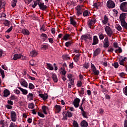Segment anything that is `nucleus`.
<instances>
[{
    "label": "nucleus",
    "mask_w": 127,
    "mask_h": 127,
    "mask_svg": "<svg viewBox=\"0 0 127 127\" xmlns=\"http://www.w3.org/2000/svg\"><path fill=\"white\" fill-rule=\"evenodd\" d=\"M35 88V86H34V85L31 83H29V88L30 90H33Z\"/></svg>",
    "instance_id": "nucleus-43"
},
{
    "label": "nucleus",
    "mask_w": 127,
    "mask_h": 127,
    "mask_svg": "<svg viewBox=\"0 0 127 127\" xmlns=\"http://www.w3.org/2000/svg\"><path fill=\"white\" fill-rule=\"evenodd\" d=\"M66 114H67V116L68 118H71V117H72V116H73V114H72V113L69 112V111H67Z\"/></svg>",
    "instance_id": "nucleus-54"
},
{
    "label": "nucleus",
    "mask_w": 127,
    "mask_h": 127,
    "mask_svg": "<svg viewBox=\"0 0 127 127\" xmlns=\"http://www.w3.org/2000/svg\"><path fill=\"white\" fill-rule=\"evenodd\" d=\"M120 7L121 10H123L124 12H127V2H122Z\"/></svg>",
    "instance_id": "nucleus-3"
},
{
    "label": "nucleus",
    "mask_w": 127,
    "mask_h": 127,
    "mask_svg": "<svg viewBox=\"0 0 127 127\" xmlns=\"http://www.w3.org/2000/svg\"><path fill=\"white\" fill-rule=\"evenodd\" d=\"M17 97L14 95H12L10 97V100H12L13 101V100H16Z\"/></svg>",
    "instance_id": "nucleus-59"
},
{
    "label": "nucleus",
    "mask_w": 127,
    "mask_h": 127,
    "mask_svg": "<svg viewBox=\"0 0 127 127\" xmlns=\"http://www.w3.org/2000/svg\"><path fill=\"white\" fill-rule=\"evenodd\" d=\"M41 49L42 50H46L48 49V45H42L41 46Z\"/></svg>",
    "instance_id": "nucleus-34"
},
{
    "label": "nucleus",
    "mask_w": 127,
    "mask_h": 127,
    "mask_svg": "<svg viewBox=\"0 0 127 127\" xmlns=\"http://www.w3.org/2000/svg\"><path fill=\"white\" fill-rule=\"evenodd\" d=\"M103 45L104 48H108L110 46V42L109 41V38L106 37L103 41Z\"/></svg>",
    "instance_id": "nucleus-8"
},
{
    "label": "nucleus",
    "mask_w": 127,
    "mask_h": 127,
    "mask_svg": "<svg viewBox=\"0 0 127 127\" xmlns=\"http://www.w3.org/2000/svg\"><path fill=\"white\" fill-rule=\"evenodd\" d=\"M38 5L39 7L41 10H46L47 9V6L44 4V2H42L41 0H39L38 1Z\"/></svg>",
    "instance_id": "nucleus-2"
},
{
    "label": "nucleus",
    "mask_w": 127,
    "mask_h": 127,
    "mask_svg": "<svg viewBox=\"0 0 127 127\" xmlns=\"http://www.w3.org/2000/svg\"><path fill=\"white\" fill-rule=\"evenodd\" d=\"M47 64V67L48 68V69H49V70H54V67H53V65H52V64H48V63H46Z\"/></svg>",
    "instance_id": "nucleus-30"
},
{
    "label": "nucleus",
    "mask_w": 127,
    "mask_h": 127,
    "mask_svg": "<svg viewBox=\"0 0 127 127\" xmlns=\"http://www.w3.org/2000/svg\"><path fill=\"white\" fill-rule=\"evenodd\" d=\"M77 86L78 88L82 87V82H81V81H78L77 83Z\"/></svg>",
    "instance_id": "nucleus-63"
},
{
    "label": "nucleus",
    "mask_w": 127,
    "mask_h": 127,
    "mask_svg": "<svg viewBox=\"0 0 127 127\" xmlns=\"http://www.w3.org/2000/svg\"><path fill=\"white\" fill-rule=\"evenodd\" d=\"M93 23H96V18H95L89 20L88 22V25L89 26H92Z\"/></svg>",
    "instance_id": "nucleus-18"
},
{
    "label": "nucleus",
    "mask_w": 127,
    "mask_h": 127,
    "mask_svg": "<svg viewBox=\"0 0 127 127\" xmlns=\"http://www.w3.org/2000/svg\"><path fill=\"white\" fill-rule=\"evenodd\" d=\"M121 26H122V27H123V28H125V29H127V22H123L122 23H121Z\"/></svg>",
    "instance_id": "nucleus-35"
},
{
    "label": "nucleus",
    "mask_w": 127,
    "mask_h": 127,
    "mask_svg": "<svg viewBox=\"0 0 127 127\" xmlns=\"http://www.w3.org/2000/svg\"><path fill=\"white\" fill-rule=\"evenodd\" d=\"M118 51L119 53H122V52H123V50L122 49V48L119 47L118 49H116L115 50V53H118Z\"/></svg>",
    "instance_id": "nucleus-53"
},
{
    "label": "nucleus",
    "mask_w": 127,
    "mask_h": 127,
    "mask_svg": "<svg viewBox=\"0 0 127 127\" xmlns=\"http://www.w3.org/2000/svg\"><path fill=\"white\" fill-rule=\"evenodd\" d=\"M0 73L1 75V77L2 79L4 78V77L5 75H4V70H3L2 69L0 68Z\"/></svg>",
    "instance_id": "nucleus-39"
},
{
    "label": "nucleus",
    "mask_w": 127,
    "mask_h": 127,
    "mask_svg": "<svg viewBox=\"0 0 127 127\" xmlns=\"http://www.w3.org/2000/svg\"><path fill=\"white\" fill-rule=\"evenodd\" d=\"M40 31H43L44 32L46 31V28H45V26L43 25L40 29Z\"/></svg>",
    "instance_id": "nucleus-55"
},
{
    "label": "nucleus",
    "mask_w": 127,
    "mask_h": 127,
    "mask_svg": "<svg viewBox=\"0 0 127 127\" xmlns=\"http://www.w3.org/2000/svg\"><path fill=\"white\" fill-rule=\"evenodd\" d=\"M77 10V16H79L81 14H83V8L81 7L80 5H78L76 7Z\"/></svg>",
    "instance_id": "nucleus-5"
},
{
    "label": "nucleus",
    "mask_w": 127,
    "mask_h": 127,
    "mask_svg": "<svg viewBox=\"0 0 127 127\" xmlns=\"http://www.w3.org/2000/svg\"><path fill=\"white\" fill-rule=\"evenodd\" d=\"M38 115L39 116V117H40L41 118H45V116L44 115V114L40 113V112H38Z\"/></svg>",
    "instance_id": "nucleus-62"
},
{
    "label": "nucleus",
    "mask_w": 127,
    "mask_h": 127,
    "mask_svg": "<svg viewBox=\"0 0 127 127\" xmlns=\"http://www.w3.org/2000/svg\"><path fill=\"white\" fill-rule=\"evenodd\" d=\"M88 34L82 35L81 37V40H85L86 41L87 40L86 39H88Z\"/></svg>",
    "instance_id": "nucleus-33"
},
{
    "label": "nucleus",
    "mask_w": 127,
    "mask_h": 127,
    "mask_svg": "<svg viewBox=\"0 0 127 127\" xmlns=\"http://www.w3.org/2000/svg\"><path fill=\"white\" fill-rule=\"evenodd\" d=\"M11 120L12 122H16V113L14 111L11 112Z\"/></svg>",
    "instance_id": "nucleus-9"
},
{
    "label": "nucleus",
    "mask_w": 127,
    "mask_h": 127,
    "mask_svg": "<svg viewBox=\"0 0 127 127\" xmlns=\"http://www.w3.org/2000/svg\"><path fill=\"white\" fill-rule=\"evenodd\" d=\"M22 33L24 34V35H29V34H30L29 31L27 29H22Z\"/></svg>",
    "instance_id": "nucleus-19"
},
{
    "label": "nucleus",
    "mask_w": 127,
    "mask_h": 127,
    "mask_svg": "<svg viewBox=\"0 0 127 127\" xmlns=\"http://www.w3.org/2000/svg\"><path fill=\"white\" fill-rule=\"evenodd\" d=\"M83 16H89V11L85 10L82 12Z\"/></svg>",
    "instance_id": "nucleus-42"
},
{
    "label": "nucleus",
    "mask_w": 127,
    "mask_h": 127,
    "mask_svg": "<svg viewBox=\"0 0 127 127\" xmlns=\"http://www.w3.org/2000/svg\"><path fill=\"white\" fill-rule=\"evenodd\" d=\"M83 67H84V68L85 69H88L89 68V67H90V64L88 63H85L84 64H83Z\"/></svg>",
    "instance_id": "nucleus-51"
},
{
    "label": "nucleus",
    "mask_w": 127,
    "mask_h": 127,
    "mask_svg": "<svg viewBox=\"0 0 127 127\" xmlns=\"http://www.w3.org/2000/svg\"><path fill=\"white\" fill-rule=\"evenodd\" d=\"M42 110H43V112L44 114H45V115H47L48 113L46 111H49V108L48 107L44 105L42 107Z\"/></svg>",
    "instance_id": "nucleus-15"
},
{
    "label": "nucleus",
    "mask_w": 127,
    "mask_h": 127,
    "mask_svg": "<svg viewBox=\"0 0 127 127\" xmlns=\"http://www.w3.org/2000/svg\"><path fill=\"white\" fill-rule=\"evenodd\" d=\"M21 54H15L14 55L13 58V60H17V59H19V58H21Z\"/></svg>",
    "instance_id": "nucleus-24"
},
{
    "label": "nucleus",
    "mask_w": 127,
    "mask_h": 127,
    "mask_svg": "<svg viewBox=\"0 0 127 127\" xmlns=\"http://www.w3.org/2000/svg\"><path fill=\"white\" fill-rule=\"evenodd\" d=\"M99 54H101V49L99 48L96 49L93 52V57H96V56H98Z\"/></svg>",
    "instance_id": "nucleus-11"
},
{
    "label": "nucleus",
    "mask_w": 127,
    "mask_h": 127,
    "mask_svg": "<svg viewBox=\"0 0 127 127\" xmlns=\"http://www.w3.org/2000/svg\"><path fill=\"white\" fill-rule=\"evenodd\" d=\"M81 114L84 118L88 119V117H87V112L84 111L81 112Z\"/></svg>",
    "instance_id": "nucleus-56"
},
{
    "label": "nucleus",
    "mask_w": 127,
    "mask_h": 127,
    "mask_svg": "<svg viewBox=\"0 0 127 127\" xmlns=\"http://www.w3.org/2000/svg\"><path fill=\"white\" fill-rule=\"evenodd\" d=\"M80 102H81V100L78 98H76L74 100V101L73 102V106L75 107V108L79 107V105L80 104Z\"/></svg>",
    "instance_id": "nucleus-7"
},
{
    "label": "nucleus",
    "mask_w": 127,
    "mask_h": 127,
    "mask_svg": "<svg viewBox=\"0 0 127 127\" xmlns=\"http://www.w3.org/2000/svg\"><path fill=\"white\" fill-rule=\"evenodd\" d=\"M73 127H79V124L77 121L73 120L72 123Z\"/></svg>",
    "instance_id": "nucleus-40"
},
{
    "label": "nucleus",
    "mask_w": 127,
    "mask_h": 127,
    "mask_svg": "<svg viewBox=\"0 0 127 127\" xmlns=\"http://www.w3.org/2000/svg\"><path fill=\"white\" fill-rule=\"evenodd\" d=\"M63 119L64 120V121H67V120H68V116L67 115L66 113H63Z\"/></svg>",
    "instance_id": "nucleus-45"
},
{
    "label": "nucleus",
    "mask_w": 127,
    "mask_h": 127,
    "mask_svg": "<svg viewBox=\"0 0 127 127\" xmlns=\"http://www.w3.org/2000/svg\"><path fill=\"white\" fill-rule=\"evenodd\" d=\"M112 66H113L115 69H118L119 68V63L118 62H115V63L112 64Z\"/></svg>",
    "instance_id": "nucleus-36"
},
{
    "label": "nucleus",
    "mask_w": 127,
    "mask_h": 127,
    "mask_svg": "<svg viewBox=\"0 0 127 127\" xmlns=\"http://www.w3.org/2000/svg\"><path fill=\"white\" fill-rule=\"evenodd\" d=\"M98 43H99V38H98V36H94L92 45H96V44H98Z\"/></svg>",
    "instance_id": "nucleus-13"
},
{
    "label": "nucleus",
    "mask_w": 127,
    "mask_h": 127,
    "mask_svg": "<svg viewBox=\"0 0 127 127\" xmlns=\"http://www.w3.org/2000/svg\"><path fill=\"white\" fill-rule=\"evenodd\" d=\"M30 55L31 57H35L37 55V52L35 50H33L30 53Z\"/></svg>",
    "instance_id": "nucleus-25"
},
{
    "label": "nucleus",
    "mask_w": 127,
    "mask_h": 127,
    "mask_svg": "<svg viewBox=\"0 0 127 127\" xmlns=\"http://www.w3.org/2000/svg\"><path fill=\"white\" fill-rule=\"evenodd\" d=\"M61 109H62V107H61V106H60V105H56L55 106V110L56 113H57V114H59V113H60V112H61Z\"/></svg>",
    "instance_id": "nucleus-14"
},
{
    "label": "nucleus",
    "mask_w": 127,
    "mask_h": 127,
    "mask_svg": "<svg viewBox=\"0 0 127 127\" xmlns=\"http://www.w3.org/2000/svg\"><path fill=\"white\" fill-rule=\"evenodd\" d=\"M92 71L93 74L96 76H99L100 74V71L98 70H97V68H95L94 69H92Z\"/></svg>",
    "instance_id": "nucleus-29"
},
{
    "label": "nucleus",
    "mask_w": 127,
    "mask_h": 127,
    "mask_svg": "<svg viewBox=\"0 0 127 127\" xmlns=\"http://www.w3.org/2000/svg\"><path fill=\"white\" fill-rule=\"evenodd\" d=\"M126 16H127L126 13H122L120 14L119 19H120V21L121 23H122L123 22H125L126 21V18H127V17H126Z\"/></svg>",
    "instance_id": "nucleus-6"
},
{
    "label": "nucleus",
    "mask_w": 127,
    "mask_h": 127,
    "mask_svg": "<svg viewBox=\"0 0 127 127\" xmlns=\"http://www.w3.org/2000/svg\"><path fill=\"white\" fill-rule=\"evenodd\" d=\"M0 126H1V127H5V123L4 122V120L0 121Z\"/></svg>",
    "instance_id": "nucleus-44"
},
{
    "label": "nucleus",
    "mask_w": 127,
    "mask_h": 127,
    "mask_svg": "<svg viewBox=\"0 0 127 127\" xmlns=\"http://www.w3.org/2000/svg\"><path fill=\"white\" fill-rule=\"evenodd\" d=\"M105 31L106 32L107 35L109 37H112V35H113V33H114V31H113V29L111 28V27L106 26L105 28Z\"/></svg>",
    "instance_id": "nucleus-1"
},
{
    "label": "nucleus",
    "mask_w": 127,
    "mask_h": 127,
    "mask_svg": "<svg viewBox=\"0 0 127 127\" xmlns=\"http://www.w3.org/2000/svg\"><path fill=\"white\" fill-rule=\"evenodd\" d=\"M98 36H99V39H100V40H103V39H104V38H105V36H104V34H98Z\"/></svg>",
    "instance_id": "nucleus-58"
},
{
    "label": "nucleus",
    "mask_w": 127,
    "mask_h": 127,
    "mask_svg": "<svg viewBox=\"0 0 127 127\" xmlns=\"http://www.w3.org/2000/svg\"><path fill=\"white\" fill-rule=\"evenodd\" d=\"M38 1H39V0H37L36 1H34V4L32 5L33 8H35L36 5L38 4Z\"/></svg>",
    "instance_id": "nucleus-46"
},
{
    "label": "nucleus",
    "mask_w": 127,
    "mask_h": 127,
    "mask_svg": "<svg viewBox=\"0 0 127 127\" xmlns=\"http://www.w3.org/2000/svg\"><path fill=\"white\" fill-rule=\"evenodd\" d=\"M78 93L79 94V96H80V95L84 96V94L85 93V89L83 88H81V90L78 91Z\"/></svg>",
    "instance_id": "nucleus-37"
},
{
    "label": "nucleus",
    "mask_w": 127,
    "mask_h": 127,
    "mask_svg": "<svg viewBox=\"0 0 127 127\" xmlns=\"http://www.w3.org/2000/svg\"><path fill=\"white\" fill-rule=\"evenodd\" d=\"M70 24L73 25V26H74V27H76L77 22L75 21V20H74V19L73 18H70Z\"/></svg>",
    "instance_id": "nucleus-20"
},
{
    "label": "nucleus",
    "mask_w": 127,
    "mask_h": 127,
    "mask_svg": "<svg viewBox=\"0 0 127 127\" xmlns=\"http://www.w3.org/2000/svg\"><path fill=\"white\" fill-rule=\"evenodd\" d=\"M119 63L120 65L122 66H125V62L123 60H121V59H119Z\"/></svg>",
    "instance_id": "nucleus-50"
},
{
    "label": "nucleus",
    "mask_w": 127,
    "mask_h": 127,
    "mask_svg": "<svg viewBox=\"0 0 127 127\" xmlns=\"http://www.w3.org/2000/svg\"><path fill=\"white\" fill-rule=\"evenodd\" d=\"M33 98H34V97L33 96V94L31 93H29L28 95H27V99H29L30 101L33 100Z\"/></svg>",
    "instance_id": "nucleus-23"
},
{
    "label": "nucleus",
    "mask_w": 127,
    "mask_h": 127,
    "mask_svg": "<svg viewBox=\"0 0 127 127\" xmlns=\"http://www.w3.org/2000/svg\"><path fill=\"white\" fill-rule=\"evenodd\" d=\"M10 95V92H9V90L8 89H5L3 91V96L4 97H8Z\"/></svg>",
    "instance_id": "nucleus-21"
},
{
    "label": "nucleus",
    "mask_w": 127,
    "mask_h": 127,
    "mask_svg": "<svg viewBox=\"0 0 127 127\" xmlns=\"http://www.w3.org/2000/svg\"><path fill=\"white\" fill-rule=\"evenodd\" d=\"M29 109H34V104L32 103H29L28 105Z\"/></svg>",
    "instance_id": "nucleus-52"
},
{
    "label": "nucleus",
    "mask_w": 127,
    "mask_h": 127,
    "mask_svg": "<svg viewBox=\"0 0 127 127\" xmlns=\"http://www.w3.org/2000/svg\"><path fill=\"white\" fill-rule=\"evenodd\" d=\"M52 78L55 83H57V82H58V78H57V75H56L55 73L53 74Z\"/></svg>",
    "instance_id": "nucleus-27"
},
{
    "label": "nucleus",
    "mask_w": 127,
    "mask_h": 127,
    "mask_svg": "<svg viewBox=\"0 0 127 127\" xmlns=\"http://www.w3.org/2000/svg\"><path fill=\"white\" fill-rule=\"evenodd\" d=\"M116 29H117V30H118V31H121V30L122 29V27L119 24H117L116 25Z\"/></svg>",
    "instance_id": "nucleus-48"
},
{
    "label": "nucleus",
    "mask_w": 127,
    "mask_h": 127,
    "mask_svg": "<svg viewBox=\"0 0 127 127\" xmlns=\"http://www.w3.org/2000/svg\"><path fill=\"white\" fill-rule=\"evenodd\" d=\"M69 83L68 84H69V85H71V86H74V80H73V79H72V78H70L69 79Z\"/></svg>",
    "instance_id": "nucleus-57"
},
{
    "label": "nucleus",
    "mask_w": 127,
    "mask_h": 127,
    "mask_svg": "<svg viewBox=\"0 0 127 127\" xmlns=\"http://www.w3.org/2000/svg\"><path fill=\"white\" fill-rule=\"evenodd\" d=\"M88 126H89V124L85 120H83L80 123V126L81 127H88Z\"/></svg>",
    "instance_id": "nucleus-16"
},
{
    "label": "nucleus",
    "mask_w": 127,
    "mask_h": 127,
    "mask_svg": "<svg viewBox=\"0 0 127 127\" xmlns=\"http://www.w3.org/2000/svg\"><path fill=\"white\" fill-rule=\"evenodd\" d=\"M108 21H109V18L107 15L104 16V19L102 20V23L103 24H107L108 23Z\"/></svg>",
    "instance_id": "nucleus-28"
},
{
    "label": "nucleus",
    "mask_w": 127,
    "mask_h": 127,
    "mask_svg": "<svg viewBox=\"0 0 127 127\" xmlns=\"http://www.w3.org/2000/svg\"><path fill=\"white\" fill-rule=\"evenodd\" d=\"M4 24L5 26H9L10 24V21L8 20H5L4 22Z\"/></svg>",
    "instance_id": "nucleus-38"
},
{
    "label": "nucleus",
    "mask_w": 127,
    "mask_h": 127,
    "mask_svg": "<svg viewBox=\"0 0 127 127\" xmlns=\"http://www.w3.org/2000/svg\"><path fill=\"white\" fill-rule=\"evenodd\" d=\"M17 127V125H15V124L12 122H11L9 127Z\"/></svg>",
    "instance_id": "nucleus-61"
},
{
    "label": "nucleus",
    "mask_w": 127,
    "mask_h": 127,
    "mask_svg": "<svg viewBox=\"0 0 127 127\" xmlns=\"http://www.w3.org/2000/svg\"><path fill=\"white\" fill-rule=\"evenodd\" d=\"M23 95H24V96H26L27 94H28V91L26 89H23V90L21 91Z\"/></svg>",
    "instance_id": "nucleus-47"
},
{
    "label": "nucleus",
    "mask_w": 127,
    "mask_h": 127,
    "mask_svg": "<svg viewBox=\"0 0 127 127\" xmlns=\"http://www.w3.org/2000/svg\"><path fill=\"white\" fill-rule=\"evenodd\" d=\"M20 84L21 86L24 87L25 88H27V87H28V84L27 83L26 80H25L24 79H21Z\"/></svg>",
    "instance_id": "nucleus-10"
},
{
    "label": "nucleus",
    "mask_w": 127,
    "mask_h": 127,
    "mask_svg": "<svg viewBox=\"0 0 127 127\" xmlns=\"http://www.w3.org/2000/svg\"><path fill=\"white\" fill-rule=\"evenodd\" d=\"M93 5L95 8L98 9L99 8V7L101 5V2H98L97 3H93Z\"/></svg>",
    "instance_id": "nucleus-31"
},
{
    "label": "nucleus",
    "mask_w": 127,
    "mask_h": 127,
    "mask_svg": "<svg viewBox=\"0 0 127 127\" xmlns=\"http://www.w3.org/2000/svg\"><path fill=\"white\" fill-rule=\"evenodd\" d=\"M107 6L108 8H114L116 6V3L112 0H109L107 2Z\"/></svg>",
    "instance_id": "nucleus-4"
},
{
    "label": "nucleus",
    "mask_w": 127,
    "mask_h": 127,
    "mask_svg": "<svg viewBox=\"0 0 127 127\" xmlns=\"http://www.w3.org/2000/svg\"><path fill=\"white\" fill-rule=\"evenodd\" d=\"M16 2H17V0H12L11 1V6L12 7H14L16 5Z\"/></svg>",
    "instance_id": "nucleus-41"
},
{
    "label": "nucleus",
    "mask_w": 127,
    "mask_h": 127,
    "mask_svg": "<svg viewBox=\"0 0 127 127\" xmlns=\"http://www.w3.org/2000/svg\"><path fill=\"white\" fill-rule=\"evenodd\" d=\"M80 56H81V54H77L73 58V60L74 62H78L79 60H80Z\"/></svg>",
    "instance_id": "nucleus-17"
},
{
    "label": "nucleus",
    "mask_w": 127,
    "mask_h": 127,
    "mask_svg": "<svg viewBox=\"0 0 127 127\" xmlns=\"http://www.w3.org/2000/svg\"><path fill=\"white\" fill-rule=\"evenodd\" d=\"M27 77L29 79H30V80H31L32 81H35V77L31 76L30 75H29V74H27Z\"/></svg>",
    "instance_id": "nucleus-60"
},
{
    "label": "nucleus",
    "mask_w": 127,
    "mask_h": 127,
    "mask_svg": "<svg viewBox=\"0 0 127 127\" xmlns=\"http://www.w3.org/2000/svg\"><path fill=\"white\" fill-rule=\"evenodd\" d=\"M72 44H73V42H72V41H69L65 43L66 47H70Z\"/></svg>",
    "instance_id": "nucleus-32"
},
{
    "label": "nucleus",
    "mask_w": 127,
    "mask_h": 127,
    "mask_svg": "<svg viewBox=\"0 0 127 127\" xmlns=\"http://www.w3.org/2000/svg\"><path fill=\"white\" fill-rule=\"evenodd\" d=\"M71 37L70 36V34H65V35L63 37L64 40H65V41H67V40L69 39H71Z\"/></svg>",
    "instance_id": "nucleus-22"
},
{
    "label": "nucleus",
    "mask_w": 127,
    "mask_h": 127,
    "mask_svg": "<svg viewBox=\"0 0 127 127\" xmlns=\"http://www.w3.org/2000/svg\"><path fill=\"white\" fill-rule=\"evenodd\" d=\"M123 92L126 95V96H127V86L125 87V88L124 89Z\"/></svg>",
    "instance_id": "nucleus-64"
},
{
    "label": "nucleus",
    "mask_w": 127,
    "mask_h": 127,
    "mask_svg": "<svg viewBox=\"0 0 127 127\" xmlns=\"http://www.w3.org/2000/svg\"><path fill=\"white\" fill-rule=\"evenodd\" d=\"M5 5V1L4 0H0V9L4 8Z\"/></svg>",
    "instance_id": "nucleus-26"
},
{
    "label": "nucleus",
    "mask_w": 127,
    "mask_h": 127,
    "mask_svg": "<svg viewBox=\"0 0 127 127\" xmlns=\"http://www.w3.org/2000/svg\"><path fill=\"white\" fill-rule=\"evenodd\" d=\"M39 96L44 101H45L48 99V95L47 93L39 94Z\"/></svg>",
    "instance_id": "nucleus-12"
},
{
    "label": "nucleus",
    "mask_w": 127,
    "mask_h": 127,
    "mask_svg": "<svg viewBox=\"0 0 127 127\" xmlns=\"http://www.w3.org/2000/svg\"><path fill=\"white\" fill-rule=\"evenodd\" d=\"M61 69L62 70V74L63 75V76H66V71L65 70V68L61 67Z\"/></svg>",
    "instance_id": "nucleus-49"
}]
</instances>
